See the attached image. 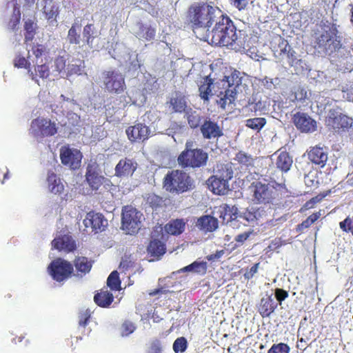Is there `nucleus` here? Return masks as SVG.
I'll return each mask as SVG.
<instances>
[{
	"label": "nucleus",
	"mask_w": 353,
	"mask_h": 353,
	"mask_svg": "<svg viewBox=\"0 0 353 353\" xmlns=\"http://www.w3.org/2000/svg\"><path fill=\"white\" fill-rule=\"evenodd\" d=\"M235 160L237 161L239 163L243 164L245 165H250L252 163V159L251 156L248 155L246 153L240 151L236 154Z\"/></svg>",
	"instance_id": "53"
},
{
	"label": "nucleus",
	"mask_w": 353,
	"mask_h": 353,
	"mask_svg": "<svg viewBox=\"0 0 353 353\" xmlns=\"http://www.w3.org/2000/svg\"><path fill=\"white\" fill-rule=\"evenodd\" d=\"M21 19V13L18 11L17 14L12 17L10 21V26H11L12 30H14L17 26L19 24Z\"/></svg>",
	"instance_id": "64"
},
{
	"label": "nucleus",
	"mask_w": 353,
	"mask_h": 353,
	"mask_svg": "<svg viewBox=\"0 0 353 353\" xmlns=\"http://www.w3.org/2000/svg\"><path fill=\"white\" fill-rule=\"evenodd\" d=\"M185 228V222L183 219H176L170 221L164 226L166 234L173 236L180 235Z\"/></svg>",
	"instance_id": "25"
},
{
	"label": "nucleus",
	"mask_w": 353,
	"mask_h": 353,
	"mask_svg": "<svg viewBox=\"0 0 353 353\" xmlns=\"http://www.w3.org/2000/svg\"><path fill=\"white\" fill-rule=\"evenodd\" d=\"M266 123V119L263 117L249 119L246 121V126L259 131Z\"/></svg>",
	"instance_id": "43"
},
{
	"label": "nucleus",
	"mask_w": 353,
	"mask_h": 353,
	"mask_svg": "<svg viewBox=\"0 0 353 353\" xmlns=\"http://www.w3.org/2000/svg\"><path fill=\"white\" fill-rule=\"evenodd\" d=\"M51 245L52 249L66 253L74 252L77 249L76 241L68 234L57 236L52 240Z\"/></svg>",
	"instance_id": "19"
},
{
	"label": "nucleus",
	"mask_w": 353,
	"mask_h": 353,
	"mask_svg": "<svg viewBox=\"0 0 353 353\" xmlns=\"http://www.w3.org/2000/svg\"><path fill=\"white\" fill-rule=\"evenodd\" d=\"M54 65L55 70L61 74L62 72L65 71L66 66V60L62 56H59L55 58L54 61Z\"/></svg>",
	"instance_id": "54"
},
{
	"label": "nucleus",
	"mask_w": 353,
	"mask_h": 353,
	"mask_svg": "<svg viewBox=\"0 0 353 353\" xmlns=\"http://www.w3.org/2000/svg\"><path fill=\"white\" fill-rule=\"evenodd\" d=\"M166 248L165 244L159 239L150 241L147 248V251L152 256L159 257L163 255Z\"/></svg>",
	"instance_id": "31"
},
{
	"label": "nucleus",
	"mask_w": 353,
	"mask_h": 353,
	"mask_svg": "<svg viewBox=\"0 0 353 353\" xmlns=\"http://www.w3.org/2000/svg\"><path fill=\"white\" fill-rule=\"evenodd\" d=\"M137 26L139 30L137 32V37L145 41H151L155 38L156 30L154 28L143 23H138Z\"/></svg>",
	"instance_id": "30"
},
{
	"label": "nucleus",
	"mask_w": 353,
	"mask_h": 353,
	"mask_svg": "<svg viewBox=\"0 0 353 353\" xmlns=\"http://www.w3.org/2000/svg\"><path fill=\"white\" fill-rule=\"evenodd\" d=\"M48 271L54 281L62 282L72 276L74 268L73 265L69 261L61 258H57L49 264Z\"/></svg>",
	"instance_id": "8"
},
{
	"label": "nucleus",
	"mask_w": 353,
	"mask_h": 353,
	"mask_svg": "<svg viewBox=\"0 0 353 353\" xmlns=\"http://www.w3.org/2000/svg\"><path fill=\"white\" fill-rule=\"evenodd\" d=\"M191 141L185 143V148L178 156L177 162L182 168H199L206 165L208 154L201 148L192 149Z\"/></svg>",
	"instance_id": "3"
},
{
	"label": "nucleus",
	"mask_w": 353,
	"mask_h": 353,
	"mask_svg": "<svg viewBox=\"0 0 353 353\" xmlns=\"http://www.w3.org/2000/svg\"><path fill=\"white\" fill-rule=\"evenodd\" d=\"M252 234V231H248L236 235L234 238L236 243L232 247V250H234L242 245L248 239Z\"/></svg>",
	"instance_id": "48"
},
{
	"label": "nucleus",
	"mask_w": 353,
	"mask_h": 353,
	"mask_svg": "<svg viewBox=\"0 0 353 353\" xmlns=\"http://www.w3.org/2000/svg\"><path fill=\"white\" fill-rule=\"evenodd\" d=\"M142 214L132 205H125L122 209V228L128 234L137 233L141 228Z\"/></svg>",
	"instance_id": "7"
},
{
	"label": "nucleus",
	"mask_w": 353,
	"mask_h": 353,
	"mask_svg": "<svg viewBox=\"0 0 353 353\" xmlns=\"http://www.w3.org/2000/svg\"><path fill=\"white\" fill-rule=\"evenodd\" d=\"M95 303L103 308L109 307L114 301L113 294L108 290H101L94 296Z\"/></svg>",
	"instance_id": "29"
},
{
	"label": "nucleus",
	"mask_w": 353,
	"mask_h": 353,
	"mask_svg": "<svg viewBox=\"0 0 353 353\" xmlns=\"http://www.w3.org/2000/svg\"><path fill=\"white\" fill-rule=\"evenodd\" d=\"M163 185L170 193L181 194L192 189V180L186 172L174 170L165 176Z\"/></svg>",
	"instance_id": "4"
},
{
	"label": "nucleus",
	"mask_w": 353,
	"mask_h": 353,
	"mask_svg": "<svg viewBox=\"0 0 353 353\" xmlns=\"http://www.w3.org/2000/svg\"><path fill=\"white\" fill-rule=\"evenodd\" d=\"M105 89L111 94H121L126 88L124 77L115 70L105 71L103 74Z\"/></svg>",
	"instance_id": "10"
},
{
	"label": "nucleus",
	"mask_w": 353,
	"mask_h": 353,
	"mask_svg": "<svg viewBox=\"0 0 353 353\" xmlns=\"http://www.w3.org/2000/svg\"><path fill=\"white\" fill-rule=\"evenodd\" d=\"M233 176L232 168L221 165L216 175H212L207 180L209 189L217 195L227 194L230 190L229 181Z\"/></svg>",
	"instance_id": "6"
},
{
	"label": "nucleus",
	"mask_w": 353,
	"mask_h": 353,
	"mask_svg": "<svg viewBox=\"0 0 353 353\" xmlns=\"http://www.w3.org/2000/svg\"><path fill=\"white\" fill-rule=\"evenodd\" d=\"M196 225L206 232H213L218 228V221L210 215H205L198 219Z\"/></svg>",
	"instance_id": "27"
},
{
	"label": "nucleus",
	"mask_w": 353,
	"mask_h": 353,
	"mask_svg": "<svg viewBox=\"0 0 353 353\" xmlns=\"http://www.w3.org/2000/svg\"><path fill=\"white\" fill-rule=\"evenodd\" d=\"M168 103L173 112L182 113L187 108L185 97L181 93L176 92L170 98Z\"/></svg>",
	"instance_id": "28"
},
{
	"label": "nucleus",
	"mask_w": 353,
	"mask_h": 353,
	"mask_svg": "<svg viewBox=\"0 0 353 353\" xmlns=\"http://www.w3.org/2000/svg\"><path fill=\"white\" fill-rule=\"evenodd\" d=\"M107 285L112 290H121V280L117 271L114 270L110 273L107 279Z\"/></svg>",
	"instance_id": "42"
},
{
	"label": "nucleus",
	"mask_w": 353,
	"mask_h": 353,
	"mask_svg": "<svg viewBox=\"0 0 353 353\" xmlns=\"http://www.w3.org/2000/svg\"><path fill=\"white\" fill-rule=\"evenodd\" d=\"M83 37L85 43L90 48L93 46V41L97 37V31L93 23H88L83 27Z\"/></svg>",
	"instance_id": "37"
},
{
	"label": "nucleus",
	"mask_w": 353,
	"mask_h": 353,
	"mask_svg": "<svg viewBox=\"0 0 353 353\" xmlns=\"http://www.w3.org/2000/svg\"><path fill=\"white\" fill-rule=\"evenodd\" d=\"M308 159L314 164L323 168L327 161V153L321 147H313L307 152Z\"/></svg>",
	"instance_id": "24"
},
{
	"label": "nucleus",
	"mask_w": 353,
	"mask_h": 353,
	"mask_svg": "<svg viewBox=\"0 0 353 353\" xmlns=\"http://www.w3.org/2000/svg\"><path fill=\"white\" fill-rule=\"evenodd\" d=\"M230 4L239 11L245 10L249 4L250 0H229Z\"/></svg>",
	"instance_id": "58"
},
{
	"label": "nucleus",
	"mask_w": 353,
	"mask_h": 353,
	"mask_svg": "<svg viewBox=\"0 0 353 353\" xmlns=\"http://www.w3.org/2000/svg\"><path fill=\"white\" fill-rule=\"evenodd\" d=\"M241 82V79L239 76V72L235 70L231 72L230 75L225 76L221 82L216 83L218 88L221 85L224 90L217 94L219 98L217 100V103L222 109H225L227 105L234 103L236 95V88Z\"/></svg>",
	"instance_id": "5"
},
{
	"label": "nucleus",
	"mask_w": 353,
	"mask_h": 353,
	"mask_svg": "<svg viewBox=\"0 0 353 353\" xmlns=\"http://www.w3.org/2000/svg\"><path fill=\"white\" fill-rule=\"evenodd\" d=\"M147 353H161V346L160 341L157 339L152 341L150 343Z\"/></svg>",
	"instance_id": "60"
},
{
	"label": "nucleus",
	"mask_w": 353,
	"mask_h": 353,
	"mask_svg": "<svg viewBox=\"0 0 353 353\" xmlns=\"http://www.w3.org/2000/svg\"><path fill=\"white\" fill-rule=\"evenodd\" d=\"M32 125L36 126L44 137H51L57 134V128L54 122L44 118H37L33 120Z\"/></svg>",
	"instance_id": "23"
},
{
	"label": "nucleus",
	"mask_w": 353,
	"mask_h": 353,
	"mask_svg": "<svg viewBox=\"0 0 353 353\" xmlns=\"http://www.w3.org/2000/svg\"><path fill=\"white\" fill-rule=\"evenodd\" d=\"M32 51L33 54L37 57H41L46 51V47L41 44H34L32 47Z\"/></svg>",
	"instance_id": "61"
},
{
	"label": "nucleus",
	"mask_w": 353,
	"mask_h": 353,
	"mask_svg": "<svg viewBox=\"0 0 353 353\" xmlns=\"http://www.w3.org/2000/svg\"><path fill=\"white\" fill-rule=\"evenodd\" d=\"M274 41L278 45L277 48L273 46V51L276 56H277L276 54H278V56L281 57V59L285 58L290 67L297 68L299 65H301L302 60L299 59L297 53L289 45L286 39L279 36L274 39Z\"/></svg>",
	"instance_id": "9"
},
{
	"label": "nucleus",
	"mask_w": 353,
	"mask_h": 353,
	"mask_svg": "<svg viewBox=\"0 0 353 353\" xmlns=\"http://www.w3.org/2000/svg\"><path fill=\"white\" fill-rule=\"evenodd\" d=\"M14 66L18 68H26L30 70V63L24 57L17 55L14 59Z\"/></svg>",
	"instance_id": "50"
},
{
	"label": "nucleus",
	"mask_w": 353,
	"mask_h": 353,
	"mask_svg": "<svg viewBox=\"0 0 353 353\" xmlns=\"http://www.w3.org/2000/svg\"><path fill=\"white\" fill-rule=\"evenodd\" d=\"M137 169V163L128 157L119 160L114 168V176L118 178H128L132 176Z\"/></svg>",
	"instance_id": "15"
},
{
	"label": "nucleus",
	"mask_w": 353,
	"mask_h": 353,
	"mask_svg": "<svg viewBox=\"0 0 353 353\" xmlns=\"http://www.w3.org/2000/svg\"><path fill=\"white\" fill-rule=\"evenodd\" d=\"M185 116L188 123L192 129L201 128L202 117L196 111L190 109V111L186 112Z\"/></svg>",
	"instance_id": "39"
},
{
	"label": "nucleus",
	"mask_w": 353,
	"mask_h": 353,
	"mask_svg": "<svg viewBox=\"0 0 353 353\" xmlns=\"http://www.w3.org/2000/svg\"><path fill=\"white\" fill-rule=\"evenodd\" d=\"M60 159L64 165L76 170L81 166L82 154L77 149L63 146L60 149Z\"/></svg>",
	"instance_id": "11"
},
{
	"label": "nucleus",
	"mask_w": 353,
	"mask_h": 353,
	"mask_svg": "<svg viewBox=\"0 0 353 353\" xmlns=\"http://www.w3.org/2000/svg\"><path fill=\"white\" fill-rule=\"evenodd\" d=\"M221 209V214L224 213L223 218L225 219L226 216H229L230 219H235L237 216V208L234 206H230L229 205L224 203L220 206Z\"/></svg>",
	"instance_id": "46"
},
{
	"label": "nucleus",
	"mask_w": 353,
	"mask_h": 353,
	"mask_svg": "<svg viewBox=\"0 0 353 353\" xmlns=\"http://www.w3.org/2000/svg\"><path fill=\"white\" fill-rule=\"evenodd\" d=\"M332 36L330 31H323L316 39V44L319 48H326L329 45L330 41L332 40Z\"/></svg>",
	"instance_id": "44"
},
{
	"label": "nucleus",
	"mask_w": 353,
	"mask_h": 353,
	"mask_svg": "<svg viewBox=\"0 0 353 353\" xmlns=\"http://www.w3.org/2000/svg\"><path fill=\"white\" fill-rule=\"evenodd\" d=\"M77 270L83 274L88 273L92 266V262L85 256H77L74 261Z\"/></svg>",
	"instance_id": "34"
},
{
	"label": "nucleus",
	"mask_w": 353,
	"mask_h": 353,
	"mask_svg": "<svg viewBox=\"0 0 353 353\" xmlns=\"http://www.w3.org/2000/svg\"><path fill=\"white\" fill-rule=\"evenodd\" d=\"M200 130L205 139H217L223 134L219 124L210 119L204 120L201 125Z\"/></svg>",
	"instance_id": "21"
},
{
	"label": "nucleus",
	"mask_w": 353,
	"mask_h": 353,
	"mask_svg": "<svg viewBox=\"0 0 353 353\" xmlns=\"http://www.w3.org/2000/svg\"><path fill=\"white\" fill-rule=\"evenodd\" d=\"M136 329L134 323L130 321H125L121 327V333L123 336H127L132 334Z\"/></svg>",
	"instance_id": "52"
},
{
	"label": "nucleus",
	"mask_w": 353,
	"mask_h": 353,
	"mask_svg": "<svg viewBox=\"0 0 353 353\" xmlns=\"http://www.w3.org/2000/svg\"><path fill=\"white\" fill-rule=\"evenodd\" d=\"M135 268V262L131 259L130 256H125L122 258L119 265V270L121 272L125 273L126 272L133 270Z\"/></svg>",
	"instance_id": "45"
},
{
	"label": "nucleus",
	"mask_w": 353,
	"mask_h": 353,
	"mask_svg": "<svg viewBox=\"0 0 353 353\" xmlns=\"http://www.w3.org/2000/svg\"><path fill=\"white\" fill-rule=\"evenodd\" d=\"M105 180V177L99 174L95 166L92 165H88L85 172V181L92 190H99Z\"/></svg>",
	"instance_id": "22"
},
{
	"label": "nucleus",
	"mask_w": 353,
	"mask_h": 353,
	"mask_svg": "<svg viewBox=\"0 0 353 353\" xmlns=\"http://www.w3.org/2000/svg\"><path fill=\"white\" fill-rule=\"evenodd\" d=\"M290 350L288 345L280 343L278 344H274L268 351V353H289Z\"/></svg>",
	"instance_id": "51"
},
{
	"label": "nucleus",
	"mask_w": 353,
	"mask_h": 353,
	"mask_svg": "<svg viewBox=\"0 0 353 353\" xmlns=\"http://www.w3.org/2000/svg\"><path fill=\"white\" fill-rule=\"evenodd\" d=\"M181 272L193 271L197 274H205L207 271V263L205 261H194L191 264L184 267L181 270Z\"/></svg>",
	"instance_id": "40"
},
{
	"label": "nucleus",
	"mask_w": 353,
	"mask_h": 353,
	"mask_svg": "<svg viewBox=\"0 0 353 353\" xmlns=\"http://www.w3.org/2000/svg\"><path fill=\"white\" fill-rule=\"evenodd\" d=\"M91 317V312L90 310L86 309L79 312V325L82 327H85L90 322Z\"/></svg>",
	"instance_id": "49"
},
{
	"label": "nucleus",
	"mask_w": 353,
	"mask_h": 353,
	"mask_svg": "<svg viewBox=\"0 0 353 353\" xmlns=\"http://www.w3.org/2000/svg\"><path fill=\"white\" fill-rule=\"evenodd\" d=\"M28 73L30 74L32 80L38 82V78L47 79L50 75V69L48 65L42 63L37 65L34 67V71L29 70Z\"/></svg>",
	"instance_id": "33"
},
{
	"label": "nucleus",
	"mask_w": 353,
	"mask_h": 353,
	"mask_svg": "<svg viewBox=\"0 0 353 353\" xmlns=\"http://www.w3.org/2000/svg\"><path fill=\"white\" fill-rule=\"evenodd\" d=\"M147 201L152 208L161 206L163 203L162 198L154 194L148 196Z\"/></svg>",
	"instance_id": "56"
},
{
	"label": "nucleus",
	"mask_w": 353,
	"mask_h": 353,
	"mask_svg": "<svg viewBox=\"0 0 353 353\" xmlns=\"http://www.w3.org/2000/svg\"><path fill=\"white\" fill-rule=\"evenodd\" d=\"M353 119L346 115L340 114L334 117L330 116L327 120V125L335 132L341 133L350 129Z\"/></svg>",
	"instance_id": "16"
},
{
	"label": "nucleus",
	"mask_w": 353,
	"mask_h": 353,
	"mask_svg": "<svg viewBox=\"0 0 353 353\" xmlns=\"http://www.w3.org/2000/svg\"><path fill=\"white\" fill-rule=\"evenodd\" d=\"M274 295L276 299V303L279 305H281L283 301H285L289 296L288 292L281 289V288H276L274 290Z\"/></svg>",
	"instance_id": "55"
},
{
	"label": "nucleus",
	"mask_w": 353,
	"mask_h": 353,
	"mask_svg": "<svg viewBox=\"0 0 353 353\" xmlns=\"http://www.w3.org/2000/svg\"><path fill=\"white\" fill-rule=\"evenodd\" d=\"M41 6L45 18L48 21H56L59 13L57 3L53 0H43L41 2Z\"/></svg>",
	"instance_id": "26"
},
{
	"label": "nucleus",
	"mask_w": 353,
	"mask_h": 353,
	"mask_svg": "<svg viewBox=\"0 0 353 353\" xmlns=\"http://www.w3.org/2000/svg\"><path fill=\"white\" fill-rule=\"evenodd\" d=\"M321 216V212H316L310 215L305 221L299 223L296 227V231L301 233L303 230L308 228L312 224L316 222Z\"/></svg>",
	"instance_id": "41"
},
{
	"label": "nucleus",
	"mask_w": 353,
	"mask_h": 353,
	"mask_svg": "<svg viewBox=\"0 0 353 353\" xmlns=\"http://www.w3.org/2000/svg\"><path fill=\"white\" fill-rule=\"evenodd\" d=\"M85 68L84 61L82 60L72 61L69 63L66 68V77H69L72 75H81Z\"/></svg>",
	"instance_id": "36"
},
{
	"label": "nucleus",
	"mask_w": 353,
	"mask_h": 353,
	"mask_svg": "<svg viewBox=\"0 0 353 353\" xmlns=\"http://www.w3.org/2000/svg\"><path fill=\"white\" fill-rule=\"evenodd\" d=\"M212 85H213V79L206 77L203 83L199 85V96L204 101H208L212 95Z\"/></svg>",
	"instance_id": "38"
},
{
	"label": "nucleus",
	"mask_w": 353,
	"mask_h": 353,
	"mask_svg": "<svg viewBox=\"0 0 353 353\" xmlns=\"http://www.w3.org/2000/svg\"><path fill=\"white\" fill-rule=\"evenodd\" d=\"M214 25L199 39L216 46L233 47L238 37L234 21L226 14L221 13Z\"/></svg>",
	"instance_id": "2"
},
{
	"label": "nucleus",
	"mask_w": 353,
	"mask_h": 353,
	"mask_svg": "<svg viewBox=\"0 0 353 353\" xmlns=\"http://www.w3.org/2000/svg\"><path fill=\"white\" fill-rule=\"evenodd\" d=\"M81 24L79 21H75L69 29L67 39L70 44L79 45L81 42V35L79 32Z\"/></svg>",
	"instance_id": "35"
},
{
	"label": "nucleus",
	"mask_w": 353,
	"mask_h": 353,
	"mask_svg": "<svg viewBox=\"0 0 353 353\" xmlns=\"http://www.w3.org/2000/svg\"><path fill=\"white\" fill-rule=\"evenodd\" d=\"M285 244V241H282L281 238H275L271 241V243L268 245V249L270 251H274L280 248L283 245Z\"/></svg>",
	"instance_id": "62"
},
{
	"label": "nucleus",
	"mask_w": 353,
	"mask_h": 353,
	"mask_svg": "<svg viewBox=\"0 0 353 353\" xmlns=\"http://www.w3.org/2000/svg\"><path fill=\"white\" fill-rule=\"evenodd\" d=\"M259 265L260 263H256L254 264L250 269H246L243 274L244 278L248 280L252 279L254 274L258 272Z\"/></svg>",
	"instance_id": "59"
},
{
	"label": "nucleus",
	"mask_w": 353,
	"mask_h": 353,
	"mask_svg": "<svg viewBox=\"0 0 353 353\" xmlns=\"http://www.w3.org/2000/svg\"><path fill=\"white\" fill-rule=\"evenodd\" d=\"M66 183L59 175L52 170H48L46 176L47 188L49 192L54 195H61L65 191Z\"/></svg>",
	"instance_id": "20"
},
{
	"label": "nucleus",
	"mask_w": 353,
	"mask_h": 353,
	"mask_svg": "<svg viewBox=\"0 0 353 353\" xmlns=\"http://www.w3.org/2000/svg\"><path fill=\"white\" fill-rule=\"evenodd\" d=\"M188 342L185 337L177 338L173 343V350L176 353L183 352L186 350Z\"/></svg>",
	"instance_id": "47"
},
{
	"label": "nucleus",
	"mask_w": 353,
	"mask_h": 353,
	"mask_svg": "<svg viewBox=\"0 0 353 353\" xmlns=\"http://www.w3.org/2000/svg\"><path fill=\"white\" fill-rule=\"evenodd\" d=\"M125 132L131 142H143L149 138L150 130L146 125L139 123L128 127Z\"/></svg>",
	"instance_id": "17"
},
{
	"label": "nucleus",
	"mask_w": 353,
	"mask_h": 353,
	"mask_svg": "<svg viewBox=\"0 0 353 353\" xmlns=\"http://www.w3.org/2000/svg\"><path fill=\"white\" fill-rule=\"evenodd\" d=\"M272 296V293H266L256 305L257 312L262 318L270 317L278 307Z\"/></svg>",
	"instance_id": "18"
},
{
	"label": "nucleus",
	"mask_w": 353,
	"mask_h": 353,
	"mask_svg": "<svg viewBox=\"0 0 353 353\" xmlns=\"http://www.w3.org/2000/svg\"><path fill=\"white\" fill-rule=\"evenodd\" d=\"M341 229L346 232H351L353 235V219L347 217L339 223Z\"/></svg>",
	"instance_id": "57"
},
{
	"label": "nucleus",
	"mask_w": 353,
	"mask_h": 353,
	"mask_svg": "<svg viewBox=\"0 0 353 353\" xmlns=\"http://www.w3.org/2000/svg\"><path fill=\"white\" fill-rule=\"evenodd\" d=\"M292 164V159L289 153L285 151L281 152L276 161V167L281 171L286 172L290 169Z\"/></svg>",
	"instance_id": "32"
},
{
	"label": "nucleus",
	"mask_w": 353,
	"mask_h": 353,
	"mask_svg": "<svg viewBox=\"0 0 353 353\" xmlns=\"http://www.w3.org/2000/svg\"><path fill=\"white\" fill-rule=\"evenodd\" d=\"M216 12H222L213 2H199L192 4L186 13V23L199 39L213 26Z\"/></svg>",
	"instance_id": "1"
},
{
	"label": "nucleus",
	"mask_w": 353,
	"mask_h": 353,
	"mask_svg": "<svg viewBox=\"0 0 353 353\" xmlns=\"http://www.w3.org/2000/svg\"><path fill=\"white\" fill-rule=\"evenodd\" d=\"M225 254L224 250H217L215 253L211 254L206 256V259L209 261H214L216 260L219 259L222 257Z\"/></svg>",
	"instance_id": "63"
},
{
	"label": "nucleus",
	"mask_w": 353,
	"mask_h": 353,
	"mask_svg": "<svg viewBox=\"0 0 353 353\" xmlns=\"http://www.w3.org/2000/svg\"><path fill=\"white\" fill-rule=\"evenodd\" d=\"M292 121L296 128L302 132H312L316 129V121L304 112L295 113L292 117Z\"/></svg>",
	"instance_id": "14"
},
{
	"label": "nucleus",
	"mask_w": 353,
	"mask_h": 353,
	"mask_svg": "<svg viewBox=\"0 0 353 353\" xmlns=\"http://www.w3.org/2000/svg\"><path fill=\"white\" fill-rule=\"evenodd\" d=\"M108 224V220L105 218L104 215L94 211L88 212L83 220L85 227L91 228L94 233L104 231Z\"/></svg>",
	"instance_id": "12"
},
{
	"label": "nucleus",
	"mask_w": 353,
	"mask_h": 353,
	"mask_svg": "<svg viewBox=\"0 0 353 353\" xmlns=\"http://www.w3.org/2000/svg\"><path fill=\"white\" fill-rule=\"evenodd\" d=\"M254 197L259 203H270L274 199V191L268 184L260 181L253 182Z\"/></svg>",
	"instance_id": "13"
}]
</instances>
